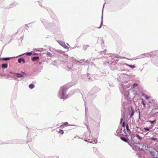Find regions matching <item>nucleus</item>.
Instances as JSON below:
<instances>
[{
	"label": "nucleus",
	"mask_w": 158,
	"mask_h": 158,
	"mask_svg": "<svg viewBox=\"0 0 158 158\" xmlns=\"http://www.w3.org/2000/svg\"><path fill=\"white\" fill-rule=\"evenodd\" d=\"M67 89L65 86L61 87L60 88L58 93V97L60 99L67 98L68 95L66 96V97H65Z\"/></svg>",
	"instance_id": "1"
},
{
	"label": "nucleus",
	"mask_w": 158,
	"mask_h": 158,
	"mask_svg": "<svg viewBox=\"0 0 158 158\" xmlns=\"http://www.w3.org/2000/svg\"><path fill=\"white\" fill-rule=\"evenodd\" d=\"M117 62L116 60H114L110 64V69L112 70H115L117 69Z\"/></svg>",
	"instance_id": "2"
},
{
	"label": "nucleus",
	"mask_w": 158,
	"mask_h": 158,
	"mask_svg": "<svg viewBox=\"0 0 158 158\" xmlns=\"http://www.w3.org/2000/svg\"><path fill=\"white\" fill-rule=\"evenodd\" d=\"M139 140V141L138 142H135V143H134L136 144H141V141L143 139V138L142 137H140L139 135L137 134H136L135 136Z\"/></svg>",
	"instance_id": "3"
},
{
	"label": "nucleus",
	"mask_w": 158,
	"mask_h": 158,
	"mask_svg": "<svg viewBox=\"0 0 158 158\" xmlns=\"http://www.w3.org/2000/svg\"><path fill=\"white\" fill-rule=\"evenodd\" d=\"M73 64L70 63H68L67 64V67L65 68V69L67 71H69L73 67Z\"/></svg>",
	"instance_id": "4"
},
{
	"label": "nucleus",
	"mask_w": 158,
	"mask_h": 158,
	"mask_svg": "<svg viewBox=\"0 0 158 158\" xmlns=\"http://www.w3.org/2000/svg\"><path fill=\"white\" fill-rule=\"evenodd\" d=\"M59 44L62 46H63L64 48L68 49H69V47H68L67 46L64 42L61 41L59 43Z\"/></svg>",
	"instance_id": "5"
},
{
	"label": "nucleus",
	"mask_w": 158,
	"mask_h": 158,
	"mask_svg": "<svg viewBox=\"0 0 158 158\" xmlns=\"http://www.w3.org/2000/svg\"><path fill=\"white\" fill-rule=\"evenodd\" d=\"M120 133L121 134L124 136L127 135V134L126 133V131H125V128H123V129L122 128H120Z\"/></svg>",
	"instance_id": "6"
},
{
	"label": "nucleus",
	"mask_w": 158,
	"mask_h": 158,
	"mask_svg": "<svg viewBox=\"0 0 158 158\" xmlns=\"http://www.w3.org/2000/svg\"><path fill=\"white\" fill-rule=\"evenodd\" d=\"M140 144L141 145L142 148H141V149L142 150H145L147 148H148V147H147V146L146 144L142 143V142L141 144Z\"/></svg>",
	"instance_id": "7"
},
{
	"label": "nucleus",
	"mask_w": 158,
	"mask_h": 158,
	"mask_svg": "<svg viewBox=\"0 0 158 158\" xmlns=\"http://www.w3.org/2000/svg\"><path fill=\"white\" fill-rule=\"evenodd\" d=\"M104 4H105V3L104 4L103 6V7H104ZM103 9H102V12H103ZM103 13H102V17H101V21L100 25L99 27H98V28L100 29L101 28V27L103 24Z\"/></svg>",
	"instance_id": "8"
},
{
	"label": "nucleus",
	"mask_w": 158,
	"mask_h": 158,
	"mask_svg": "<svg viewBox=\"0 0 158 158\" xmlns=\"http://www.w3.org/2000/svg\"><path fill=\"white\" fill-rule=\"evenodd\" d=\"M18 62L20 63H21L22 62H23V63L24 64L25 63V61L23 58H19L18 60Z\"/></svg>",
	"instance_id": "9"
},
{
	"label": "nucleus",
	"mask_w": 158,
	"mask_h": 158,
	"mask_svg": "<svg viewBox=\"0 0 158 158\" xmlns=\"http://www.w3.org/2000/svg\"><path fill=\"white\" fill-rule=\"evenodd\" d=\"M131 147L133 149L135 150H136L138 149L139 148V147H138L136 145H131Z\"/></svg>",
	"instance_id": "10"
},
{
	"label": "nucleus",
	"mask_w": 158,
	"mask_h": 158,
	"mask_svg": "<svg viewBox=\"0 0 158 158\" xmlns=\"http://www.w3.org/2000/svg\"><path fill=\"white\" fill-rule=\"evenodd\" d=\"M126 129H127V131L130 134V133H131V131L129 129L128 124H127L126 125Z\"/></svg>",
	"instance_id": "11"
},
{
	"label": "nucleus",
	"mask_w": 158,
	"mask_h": 158,
	"mask_svg": "<svg viewBox=\"0 0 158 158\" xmlns=\"http://www.w3.org/2000/svg\"><path fill=\"white\" fill-rule=\"evenodd\" d=\"M120 139L123 141L126 142H127L129 143V144H130L129 142H128L127 139L126 138L124 137H121L120 138Z\"/></svg>",
	"instance_id": "12"
},
{
	"label": "nucleus",
	"mask_w": 158,
	"mask_h": 158,
	"mask_svg": "<svg viewBox=\"0 0 158 158\" xmlns=\"http://www.w3.org/2000/svg\"><path fill=\"white\" fill-rule=\"evenodd\" d=\"M8 67L7 64H3L2 65V69L7 68Z\"/></svg>",
	"instance_id": "13"
},
{
	"label": "nucleus",
	"mask_w": 158,
	"mask_h": 158,
	"mask_svg": "<svg viewBox=\"0 0 158 158\" xmlns=\"http://www.w3.org/2000/svg\"><path fill=\"white\" fill-rule=\"evenodd\" d=\"M14 74L15 75H17L18 76H17V77H23V75H22V74H21L20 73H14Z\"/></svg>",
	"instance_id": "14"
},
{
	"label": "nucleus",
	"mask_w": 158,
	"mask_h": 158,
	"mask_svg": "<svg viewBox=\"0 0 158 158\" xmlns=\"http://www.w3.org/2000/svg\"><path fill=\"white\" fill-rule=\"evenodd\" d=\"M12 58V57L3 58L1 59L3 60L6 61Z\"/></svg>",
	"instance_id": "15"
},
{
	"label": "nucleus",
	"mask_w": 158,
	"mask_h": 158,
	"mask_svg": "<svg viewBox=\"0 0 158 158\" xmlns=\"http://www.w3.org/2000/svg\"><path fill=\"white\" fill-rule=\"evenodd\" d=\"M16 5H17V3L14 2L9 6V7H10V8L13 7V6H16Z\"/></svg>",
	"instance_id": "16"
},
{
	"label": "nucleus",
	"mask_w": 158,
	"mask_h": 158,
	"mask_svg": "<svg viewBox=\"0 0 158 158\" xmlns=\"http://www.w3.org/2000/svg\"><path fill=\"white\" fill-rule=\"evenodd\" d=\"M39 59V57L38 56H35L32 58V60L33 61H35Z\"/></svg>",
	"instance_id": "17"
},
{
	"label": "nucleus",
	"mask_w": 158,
	"mask_h": 158,
	"mask_svg": "<svg viewBox=\"0 0 158 158\" xmlns=\"http://www.w3.org/2000/svg\"><path fill=\"white\" fill-rule=\"evenodd\" d=\"M143 55L145 57H148L149 56H151V55L150 54L148 53H144L143 54Z\"/></svg>",
	"instance_id": "18"
},
{
	"label": "nucleus",
	"mask_w": 158,
	"mask_h": 158,
	"mask_svg": "<svg viewBox=\"0 0 158 158\" xmlns=\"http://www.w3.org/2000/svg\"><path fill=\"white\" fill-rule=\"evenodd\" d=\"M58 52L60 53V54H63V55H66L67 56H68V55H65L64 53L65 52L64 51H62L61 50H59L58 51Z\"/></svg>",
	"instance_id": "19"
},
{
	"label": "nucleus",
	"mask_w": 158,
	"mask_h": 158,
	"mask_svg": "<svg viewBox=\"0 0 158 158\" xmlns=\"http://www.w3.org/2000/svg\"><path fill=\"white\" fill-rule=\"evenodd\" d=\"M29 87L30 88L32 89L34 87L35 85L34 84H31L29 85Z\"/></svg>",
	"instance_id": "20"
},
{
	"label": "nucleus",
	"mask_w": 158,
	"mask_h": 158,
	"mask_svg": "<svg viewBox=\"0 0 158 158\" xmlns=\"http://www.w3.org/2000/svg\"><path fill=\"white\" fill-rule=\"evenodd\" d=\"M127 66L129 67H130L132 69L134 68L135 67V65H131L128 64H126Z\"/></svg>",
	"instance_id": "21"
},
{
	"label": "nucleus",
	"mask_w": 158,
	"mask_h": 158,
	"mask_svg": "<svg viewBox=\"0 0 158 158\" xmlns=\"http://www.w3.org/2000/svg\"><path fill=\"white\" fill-rule=\"evenodd\" d=\"M109 63L108 60H106L104 62L103 64L105 65H106L107 64H109Z\"/></svg>",
	"instance_id": "22"
},
{
	"label": "nucleus",
	"mask_w": 158,
	"mask_h": 158,
	"mask_svg": "<svg viewBox=\"0 0 158 158\" xmlns=\"http://www.w3.org/2000/svg\"><path fill=\"white\" fill-rule=\"evenodd\" d=\"M131 116H130V117H131L134 114V109L131 108Z\"/></svg>",
	"instance_id": "23"
},
{
	"label": "nucleus",
	"mask_w": 158,
	"mask_h": 158,
	"mask_svg": "<svg viewBox=\"0 0 158 158\" xmlns=\"http://www.w3.org/2000/svg\"><path fill=\"white\" fill-rule=\"evenodd\" d=\"M46 54L47 55V56L51 57L52 56V54L49 52H48Z\"/></svg>",
	"instance_id": "24"
},
{
	"label": "nucleus",
	"mask_w": 158,
	"mask_h": 158,
	"mask_svg": "<svg viewBox=\"0 0 158 158\" xmlns=\"http://www.w3.org/2000/svg\"><path fill=\"white\" fill-rule=\"evenodd\" d=\"M89 47V46L88 45H84L83 47V49L85 50L87 49V48Z\"/></svg>",
	"instance_id": "25"
},
{
	"label": "nucleus",
	"mask_w": 158,
	"mask_h": 158,
	"mask_svg": "<svg viewBox=\"0 0 158 158\" xmlns=\"http://www.w3.org/2000/svg\"><path fill=\"white\" fill-rule=\"evenodd\" d=\"M120 131V128H119V129H118L116 131V133L117 134V135H116V134H115V135H118L119 134Z\"/></svg>",
	"instance_id": "26"
},
{
	"label": "nucleus",
	"mask_w": 158,
	"mask_h": 158,
	"mask_svg": "<svg viewBox=\"0 0 158 158\" xmlns=\"http://www.w3.org/2000/svg\"><path fill=\"white\" fill-rule=\"evenodd\" d=\"M59 133L61 134H63L64 133V131L62 130H60Z\"/></svg>",
	"instance_id": "27"
},
{
	"label": "nucleus",
	"mask_w": 158,
	"mask_h": 158,
	"mask_svg": "<svg viewBox=\"0 0 158 158\" xmlns=\"http://www.w3.org/2000/svg\"><path fill=\"white\" fill-rule=\"evenodd\" d=\"M138 85V84L136 83H134L133 85V87L134 89L136 86H137Z\"/></svg>",
	"instance_id": "28"
},
{
	"label": "nucleus",
	"mask_w": 158,
	"mask_h": 158,
	"mask_svg": "<svg viewBox=\"0 0 158 158\" xmlns=\"http://www.w3.org/2000/svg\"><path fill=\"white\" fill-rule=\"evenodd\" d=\"M143 95L144 96V97L145 98L147 99H148L149 98V97H148V95H146V94H144Z\"/></svg>",
	"instance_id": "29"
},
{
	"label": "nucleus",
	"mask_w": 158,
	"mask_h": 158,
	"mask_svg": "<svg viewBox=\"0 0 158 158\" xmlns=\"http://www.w3.org/2000/svg\"><path fill=\"white\" fill-rule=\"evenodd\" d=\"M156 120H154L153 121H150V122L151 124H153L154 123V122H156Z\"/></svg>",
	"instance_id": "30"
},
{
	"label": "nucleus",
	"mask_w": 158,
	"mask_h": 158,
	"mask_svg": "<svg viewBox=\"0 0 158 158\" xmlns=\"http://www.w3.org/2000/svg\"><path fill=\"white\" fill-rule=\"evenodd\" d=\"M26 54L28 56H31L32 54V53L31 52H28Z\"/></svg>",
	"instance_id": "31"
},
{
	"label": "nucleus",
	"mask_w": 158,
	"mask_h": 158,
	"mask_svg": "<svg viewBox=\"0 0 158 158\" xmlns=\"http://www.w3.org/2000/svg\"><path fill=\"white\" fill-rule=\"evenodd\" d=\"M144 129L146 130V131H149L150 130V128H148V127H144Z\"/></svg>",
	"instance_id": "32"
},
{
	"label": "nucleus",
	"mask_w": 158,
	"mask_h": 158,
	"mask_svg": "<svg viewBox=\"0 0 158 158\" xmlns=\"http://www.w3.org/2000/svg\"><path fill=\"white\" fill-rule=\"evenodd\" d=\"M151 140H155L156 141L157 140V139L156 138H151L150 139Z\"/></svg>",
	"instance_id": "33"
},
{
	"label": "nucleus",
	"mask_w": 158,
	"mask_h": 158,
	"mask_svg": "<svg viewBox=\"0 0 158 158\" xmlns=\"http://www.w3.org/2000/svg\"><path fill=\"white\" fill-rule=\"evenodd\" d=\"M122 126L123 127V128H125V122H124L122 124Z\"/></svg>",
	"instance_id": "34"
},
{
	"label": "nucleus",
	"mask_w": 158,
	"mask_h": 158,
	"mask_svg": "<svg viewBox=\"0 0 158 158\" xmlns=\"http://www.w3.org/2000/svg\"><path fill=\"white\" fill-rule=\"evenodd\" d=\"M3 76H6L8 78H9V77H10V76L9 75H6V74H4L3 75Z\"/></svg>",
	"instance_id": "35"
},
{
	"label": "nucleus",
	"mask_w": 158,
	"mask_h": 158,
	"mask_svg": "<svg viewBox=\"0 0 158 158\" xmlns=\"http://www.w3.org/2000/svg\"><path fill=\"white\" fill-rule=\"evenodd\" d=\"M142 103H143V105L144 107H145V104L144 102L143 101H142Z\"/></svg>",
	"instance_id": "36"
},
{
	"label": "nucleus",
	"mask_w": 158,
	"mask_h": 158,
	"mask_svg": "<svg viewBox=\"0 0 158 158\" xmlns=\"http://www.w3.org/2000/svg\"><path fill=\"white\" fill-rule=\"evenodd\" d=\"M68 123L67 122H65L64 123V125H67L68 124Z\"/></svg>",
	"instance_id": "37"
},
{
	"label": "nucleus",
	"mask_w": 158,
	"mask_h": 158,
	"mask_svg": "<svg viewBox=\"0 0 158 158\" xmlns=\"http://www.w3.org/2000/svg\"><path fill=\"white\" fill-rule=\"evenodd\" d=\"M106 51V49H105V50H104V51H102V52H102L103 53H104L105 54H106V53H105V52Z\"/></svg>",
	"instance_id": "38"
},
{
	"label": "nucleus",
	"mask_w": 158,
	"mask_h": 158,
	"mask_svg": "<svg viewBox=\"0 0 158 158\" xmlns=\"http://www.w3.org/2000/svg\"><path fill=\"white\" fill-rule=\"evenodd\" d=\"M123 121V118H121V120H120V123H121L122 121Z\"/></svg>",
	"instance_id": "39"
},
{
	"label": "nucleus",
	"mask_w": 158,
	"mask_h": 158,
	"mask_svg": "<svg viewBox=\"0 0 158 158\" xmlns=\"http://www.w3.org/2000/svg\"><path fill=\"white\" fill-rule=\"evenodd\" d=\"M42 62L41 61H40L38 62L39 64V65H41L42 64Z\"/></svg>",
	"instance_id": "40"
},
{
	"label": "nucleus",
	"mask_w": 158,
	"mask_h": 158,
	"mask_svg": "<svg viewBox=\"0 0 158 158\" xmlns=\"http://www.w3.org/2000/svg\"><path fill=\"white\" fill-rule=\"evenodd\" d=\"M21 73H22L23 74H26V73L24 72H23V71H22V72H21Z\"/></svg>",
	"instance_id": "41"
},
{
	"label": "nucleus",
	"mask_w": 158,
	"mask_h": 158,
	"mask_svg": "<svg viewBox=\"0 0 158 158\" xmlns=\"http://www.w3.org/2000/svg\"><path fill=\"white\" fill-rule=\"evenodd\" d=\"M69 126H76L75 125H69Z\"/></svg>",
	"instance_id": "42"
},
{
	"label": "nucleus",
	"mask_w": 158,
	"mask_h": 158,
	"mask_svg": "<svg viewBox=\"0 0 158 158\" xmlns=\"http://www.w3.org/2000/svg\"><path fill=\"white\" fill-rule=\"evenodd\" d=\"M10 73H11V74H13V72H12V71H10Z\"/></svg>",
	"instance_id": "43"
},
{
	"label": "nucleus",
	"mask_w": 158,
	"mask_h": 158,
	"mask_svg": "<svg viewBox=\"0 0 158 158\" xmlns=\"http://www.w3.org/2000/svg\"><path fill=\"white\" fill-rule=\"evenodd\" d=\"M24 54H21V55H19V56H22V55H24Z\"/></svg>",
	"instance_id": "44"
},
{
	"label": "nucleus",
	"mask_w": 158,
	"mask_h": 158,
	"mask_svg": "<svg viewBox=\"0 0 158 158\" xmlns=\"http://www.w3.org/2000/svg\"><path fill=\"white\" fill-rule=\"evenodd\" d=\"M33 55H36V53H34L33 54Z\"/></svg>",
	"instance_id": "45"
},
{
	"label": "nucleus",
	"mask_w": 158,
	"mask_h": 158,
	"mask_svg": "<svg viewBox=\"0 0 158 158\" xmlns=\"http://www.w3.org/2000/svg\"><path fill=\"white\" fill-rule=\"evenodd\" d=\"M60 127H64V125H61L60 126Z\"/></svg>",
	"instance_id": "46"
},
{
	"label": "nucleus",
	"mask_w": 158,
	"mask_h": 158,
	"mask_svg": "<svg viewBox=\"0 0 158 158\" xmlns=\"http://www.w3.org/2000/svg\"><path fill=\"white\" fill-rule=\"evenodd\" d=\"M117 56H118V55H117L116 56H115V57H116L117 58V57H118Z\"/></svg>",
	"instance_id": "47"
},
{
	"label": "nucleus",
	"mask_w": 158,
	"mask_h": 158,
	"mask_svg": "<svg viewBox=\"0 0 158 158\" xmlns=\"http://www.w3.org/2000/svg\"><path fill=\"white\" fill-rule=\"evenodd\" d=\"M151 153L152 155H153V154H152V152H151Z\"/></svg>",
	"instance_id": "48"
},
{
	"label": "nucleus",
	"mask_w": 158,
	"mask_h": 158,
	"mask_svg": "<svg viewBox=\"0 0 158 158\" xmlns=\"http://www.w3.org/2000/svg\"><path fill=\"white\" fill-rule=\"evenodd\" d=\"M74 60H75V61L76 60V59H74V58H73Z\"/></svg>",
	"instance_id": "49"
},
{
	"label": "nucleus",
	"mask_w": 158,
	"mask_h": 158,
	"mask_svg": "<svg viewBox=\"0 0 158 158\" xmlns=\"http://www.w3.org/2000/svg\"><path fill=\"white\" fill-rule=\"evenodd\" d=\"M139 114V118H140V113Z\"/></svg>",
	"instance_id": "50"
},
{
	"label": "nucleus",
	"mask_w": 158,
	"mask_h": 158,
	"mask_svg": "<svg viewBox=\"0 0 158 158\" xmlns=\"http://www.w3.org/2000/svg\"><path fill=\"white\" fill-rule=\"evenodd\" d=\"M77 62H79L80 63H81V62H79L78 60H77Z\"/></svg>",
	"instance_id": "51"
},
{
	"label": "nucleus",
	"mask_w": 158,
	"mask_h": 158,
	"mask_svg": "<svg viewBox=\"0 0 158 158\" xmlns=\"http://www.w3.org/2000/svg\"><path fill=\"white\" fill-rule=\"evenodd\" d=\"M116 60L117 61H118V60H117H117Z\"/></svg>",
	"instance_id": "52"
},
{
	"label": "nucleus",
	"mask_w": 158,
	"mask_h": 158,
	"mask_svg": "<svg viewBox=\"0 0 158 158\" xmlns=\"http://www.w3.org/2000/svg\"><path fill=\"white\" fill-rule=\"evenodd\" d=\"M153 157H155L154 155H153Z\"/></svg>",
	"instance_id": "53"
},
{
	"label": "nucleus",
	"mask_w": 158,
	"mask_h": 158,
	"mask_svg": "<svg viewBox=\"0 0 158 158\" xmlns=\"http://www.w3.org/2000/svg\"><path fill=\"white\" fill-rule=\"evenodd\" d=\"M67 45H68V46H69L68 44H67Z\"/></svg>",
	"instance_id": "54"
},
{
	"label": "nucleus",
	"mask_w": 158,
	"mask_h": 158,
	"mask_svg": "<svg viewBox=\"0 0 158 158\" xmlns=\"http://www.w3.org/2000/svg\"><path fill=\"white\" fill-rule=\"evenodd\" d=\"M81 62H82V60H81Z\"/></svg>",
	"instance_id": "55"
},
{
	"label": "nucleus",
	"mask_w": 158,
	"mask_h": 158,
	"mask_svg": "<svg viewBox=\"0 0 158 158\" xmlns=\"http://www.w3.org/2000/svg\"><path fill=\"white\" fill-rule=\"evenodd\" d=\"M81 62H82V60H81Z\"/></svg>",
	"instance_id": "56"
}]
</instances>
